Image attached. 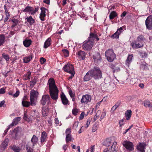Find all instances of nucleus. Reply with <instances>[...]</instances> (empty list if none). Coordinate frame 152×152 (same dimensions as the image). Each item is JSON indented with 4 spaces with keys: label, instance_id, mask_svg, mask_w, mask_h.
Returning <instances> with one entry per match:
<instances>
[{
    "label": "nucleus",
    "instance_id": "obj_1",
    "mask_svg": "<svg viewBox=\"0 0 152 152\" xmlns=\"http://www.w3.org/2000/svg\"><path fill=\"white\" fill-rule=\"evenodd\" d=\"M49 91L51 98L54 101L57 100L58 97L59 91L56 85L54 79L51 77L48 80Z\"/></svg>",
    "mask_w": 152,
    "mask_h": 152
},
{
    "label": "nucleus",
    "instance_id": "obj_2",
    "mask_svg": "<svg viewBox=\"0 0 152 152\" xmlns=\"http://www.w3.org/2000/svg\"><path fill=\"white\" fill-rule=\"evenodd\" d=\"M144 39V37L142 35H139L137 37L136 40L133 42L132 43V48L137 49L142 47L143 46Z\"/></svg>",
    "mask_w": 152,
    "mask_h": 152
},
{
    "label": "nucleus",
    "instance_id": "obj_3",
    "mask_svg": "<svg viewBox=\"0 0 152 152\" xmlns=\"http://www.w3.org/2000/svg\"><path fill=\"white\" fill-rule=\"evenodd\" d=\"M93 77L95 80H99L102 77V73L100 68L95 66L91 69Z\"/></svg>",
    "mask_w": 152,
    "mask_h": 152
},
{
    "label": "nucleus",
    "instance_id": "obj_4",
    "mask_svg": "<svg viewBox=\"0 0 152 152\" xmlns=\"http://www.w3.org/2000/svg\"><path fill=\"white\" fill-rule=\"evenodd\" d=\"M105 56L107 60L110 62L113 61L116 57V55L114 53L113 50L112 49H108L105 52Z\"/></svg>",
    "mask_w": 152,
    "mask_h": 152
},
{
    "label": "nucleus",
    "instance_id": "obj_5",
    "mask_svg": "<svg viewBox=\"0 0 152 152\" xmlns=\"http://www.w3.org/2000/svg\"><path fill=\"white\" fill-rule=\"evenodd\" d=\"M39 94V93L37 91L34 89L32 90L30 92V101L31 105L34 106L36 104V100Z\"/></svg>",
    "mask_w": 152,
    "mask_h": 152
},
{
    "label": "nucleus",
    "instance_id": "obj_6",
    "mask_svg": "<svg viewBox=\"0 0 152 152\" xmlns=\"http://www.w3.org/2000/svg\"><path fill=\"white\" fill-rule=\"evenodd\" d=\"M94 43V42L88 40H86L83 42L82 48L85 50H90L92 49Z\"/></svg>",
    "mask_w": 152,
    "mask_h": 152
},
{
    "label": "nucleus",
    "instance_id": "obj_7",
    "mask_svg": "<svg viewBox=\"0 0 152 152\" xmlns=\"http://www.w3.org/2000/svg\"><path fill=\"white\" fill-rule=\"evenodd\" d=\"M145 24L147 28L149 30L152 29V16H149L146 19Z\"/></svg>",
    "mask_w": 152,
    "mask_h": 152
},
{
    "label": "nucleus",
    "instance_id": "obj_8",
    "mask_svg": "<svg viewBox=\"0 0 152 152\" xmlns=\"http://www.w3.org/2000/svg\"><path fill=\"white\" fill-rule=\"evenodd\" d=\"M123 145L127 150L132 151L134 148L133 143L130 142L124 141L123 143Z\"/></svg>",
    "mask_w": 152,
    "mask_h": 152
},
{
    "label": "nucleus",
    "instance_id": "obj_9",
    "mask_svg": "<svg viewBox=\"0 0 152 152\" xmlns=\"http://www.w3.org/2000/svg\"><path fill=\"white\" fill-rule=\"evenodd\" d=\"M64 71L66 72L70 73L75 72L74 70V67L72 64H67L65 65L64 67Z\"/></svg>",
    "mask_w": 152,
    "mask_h": 152
},
{
    "label": "nucleus",
    "instance_id": "obj_10",
    "mask_svg": "<svg viewBox=\"0 0 152 152\" xmlns=\"http://www.w3.org/2000/svg\"><path fill=\"white\" fill-rule=\"evenodd\" d=\"M91 100V96L88 94L83 95L81 100L82 103L87 104L88 102H90Z\"/></svg>",
    "mask_w": 152,
    "mask_h": 152
},
{
    "label": "nucleus",
    "instance_id": "obj_11",
    "mask_svg": "<svg viewBox=\"0 0 152 152\" xmlns=\"http://www.w3.org/2000/svg\"><path fill=\"white\" fill-rule=\"evenodd\" d=\"M146 146L145 143H140L138 145L137 147V149L141 152H145L144 149Z\"/></svg>",
    "mask_w": 152,
    "mask_h": 152
},
{
    "label": "nucleus",
    "instance_id": "obj_12",
    "mask_svg": "<svg viewBox=\"0 0 152 152\" xmlns=\"http://www.w3.org/2000/svg\"><path fill=\"white\" fill-rule=\"evenodd\" d=\"M61 98L62 103L64 105H66L68 104L69 101L63 93L61 95Z\"/></svg>",
    "mask_w": 152,
    "mask_h": 152
},
{
    "label": "nucleus",
    "instance_id": "obj_13",
    "mask_svg": "<svg viewBox=\"0 0 152 152\" xmlns=\"http://www.w3.org/2000/svg\"><path fill=\"white\" fill-rule=\"evenodd\" d=\"M77 55L79 58L83 60L85 58L86 53L83 51L79 50L77 53Z\"/></svg>",
    "mask_w": 152,
    "mask_h": 152
},
{
    "label": "nucleus",
    "instance_id": "obj_14",
    "mask_svg": "<svg viewBox=\"0 0 152 152\" xmlns=\"http://www.w3.org/2000/svg\"><path fill=\"white\" fill-rule=\"evenodd\" d=\"M92 73L91 72V70L89 71L86 74L84 77V81H87L90 80L92 77Z\"/></svg>",
    "mask_w": 152,
    "mask_h": 152
},
{
    "label": "nucleus",
    "instance_id": "obj_15",
    "mask_svg": "<svg viewBox=\"0 0 152 152\" xmlns=\"http://www.w3.org/2000/svg\"><path fill=\"white\" fill-rule=\"evenodd\" d=\"M117 142H114L113 143V145L110 147L111 149L109 148L107 151V152H117V150L116 148Z\"/></svg>",
    "mask_w": 152,
    "mask_h": 152
},
{
    "label": "nucleus",
    "instance_id": "obj_16",
    "mask_svg": "<svg viewBox=\"0 0 152 152\" xmlns=\"http://www.w3.org/2000/svg\"><path fill=\"white\" fill-rule=\"evenodd\" d=\"M46 10V9L44 7H42L41 8V13L40 14L39 18L42 21H44L45 20L44 18L45 16V12Z\"/></svg>",
    "mask_w": 152,
    "mask_h": 152
},
{
    "label": "nucleus",
    "instance_id": "obj_17",
    "mask_svg": "<svg viewBox=\"0 0 152 152\" xmlns=\"http://www.w3.org/2000/svg\"><path fill=\"white\" fill-rule=\"evenodd\" d=\"M9 141V140L8 139H6L2 142L0 147L3 150H4L6 148L8 145Z\"/></svg>",
    "mask_w": 152,
    "mask_h": 152
},
{
    "label": "nucleus",
    "instance_id": "obj_18",
    "mask_svg": "<svg viewBox=\"0 0 152 152\" xmlns=\"http://www.w3.org/2000/svg\"><path fill=\"white\" fill-rule=\"evenodd\" d=\"M31 142H28L26 145V148L27 152H33V147Z\"/></svg>",
    "mask_w": 152,
    "mask_h": 152
},
{
    "label": "nucleus",
    "instance_id": "obj_19",
    "mask_svg": "<svg viewBox=\"0 0 152 152\" xmlns=\"http://www.w3.org/2000/svg\"><path fill=\"white\" fill-rule=\"evenodd\" d=\"M93 58L95 61L98 62L101 60L100 54L99 52L96 53L93 56Z\"/></svg>",
    "mask_w": 152,
    "mask_h": 152
},
{
    "label": "nucleus",
    "instance_id": "obj_20",
    "mask_svg": "<svg viewBox=\"0 0 152 152\" xmlns=\"http://www.w3.org/2000/svg\"><path fill=\"white\" fill-rule=\"evenodd\" d=\"M33 58V55L30 54L28 56L24 57L23 58V62L25 63H27L30 62Z\"/></svg>",
    "mask_w": 152,
    "mask_h": 152
},
{
    "label": "nucleus",
    "instance_id": "obj_21",
    "mask_svg": "<svg viewBox=\"0 0 152 152\" xmlns=\"http://www.w3.org/2000/svg\"><path fill=\"white\" fill-rule=\"evenodd\" d=\"M47 134L45 131L42 132L41 137V142L43 143L47 141Z\"/></svg>",
    "mask_w": 152,
    "mask_h": 152
},
{
    "label": "nucleus",
    "instance_id": "obj_22",
    "mask_svg": "<svg viewBox=\"0 0 152 152\" xmlns=\"http://www.w3.org/2000/svg\"><path fill=\"white\" fill-rule=\"evenodd\" d=\"M38 141V138L35 135H34L31 140V143L32 144L33 146H34L37 144Z\"/></svg>",
    "mask_w": 152,
    "mask_h": 152
},
{
    "label": "nucleus",
    "instance_id": "obj_23",
    "mask_svg": "<svg viewBox=\"0 0 152 152\" xmlns=\"http://www.w3.org/2000/svg\"><path fill=\"white\" fill-rule=\"evenodd\" d=\"M48 101V95L47 94L44 95L42 96V99L40 100L41 104L42 105H45L46 102Z\"/></svg>",
    "mask_w": 152,
    "mask_h": 152
},
{
    "label": "nucleus",
    "instance_id": "obj_24",
    "mask_svg": "<svg viewBox=\"0 0 152 152\" xmlns=\"http://www.w3.org/2000/svg\"><path fill=\"white\" fill-rule=\"evenodd\" d=\"M143 104L145 107H148L150 109L152 107V103H151L148 100L144 101Z\"/></svg>",
    "mask_w": 152,
    "mask_h": 152
},
{
    "label": "nucleus",
    "instance_id": "obj_25",
    "mask_svg": "<svg viewBox=\"0 0 152 152\" xmlns=\"http://www.w3.org/2000/svg\"><path fill=\"white\" fill-rule=\"evenodd\" d=\"M11 149H12L15 152H20V147L15 145H11L10 146Z\"/></svg>",
    "mask_w": 152,
    "mask_h": 152
},
{
    "label": "nucleus",
    "instance_id": "obj_26",
    "mask_svg": "<svg viewBox=\"0 0 152 152\" xmlns=\"http://www.w3.org/2000/svg\"><path fill=\"white\" fill-rule=\"evenodd\" d=\"M32 43V41L31 39H26L23 41V44L24 46L28 47Z\"/></svg>",
    "mask_w": 152,
    "mask_h": 152
},
{
    "label": "nucleus",
    "instance_id": "obj_27",
    "mask_svg": "<svg viewBox=\"0 0 152 152\" xmlns=\"http://www.w3.org/2000/svg\"><path fill=\"white\" fill-rule=\"evenodd\" d=\"M5 41V38L3 34L0 35V47L4 43Z\"/></svg>",
    "mask_w": 152,
    "mask_h": 152
},
{
    "label": "nucleus",
    "instance_id": "obj_28",
    "mask_svg": "<svg viewBox=\"0 0 152 152\" xmlns=\"http://www.w3.org/2000/svg\"><path fill=\"white\" fill-rule=\"evenodd\" d=\"M132 111L130 110H128L125 113V115L126 117V119L127 120H129L132 115Z\"/></svg>",
    "mask_w": 152,
    "mask_h": 152
},
{
    "label": "nucleus",
    "instance_id": "obj_29",
    "mask_svg": "<svg viewBox=\"0 0 152 152\" xmlns=\"http://www.w3.org/2000/svg\"><path fill=\"white\" fill-rule=\"evenodd\" d=\"M73 140L74 139L72 137L71 134H66V143H68Z\"/></svg>",
    "mask_w": 152,
    "mask_h": 152
},
{
    "label": "nucleus",
    "instance_id": "obj_30",
    "mask_svg": "<svg viewBox=\"0 0 152 152\" xmlns=\"http://www.w3.org/2000/svg\"><path fill=\"white\" fill-rule=\"evenodd\" d=\"M96 35L93 33H91L90 34V37L88 38V40L94 42V39L96 37Z\"/></svg>",
    "mask_w": 152,
    "mask_h": 152
},
{
    "label": "nucleus",
    "instance_id": "obj_31",
    "mask_svg": "<svg viewBox=\"0 0 152 152\" xmlns=\"http://www.w3.org/2000/svg\"><path fill=\"white\" fill-rule=\"evenodd\" d=\"M27 22L30 25H33L34 23V20L32 18L31 16H30L26 18Z\"/></svg>",
    "mask_w": 152,
    "mask_h": 152
},
{
    "label": "nucleus",
    "instance_id": "obj_32",
    "mask_svg": "<svg viewBox=\"0 0 152 152\" xmlns=\"http://www.w3.org/2000/svg\"><path fill=\"white\" fill-rule=\"evenodd\" d=\"M20 120V117L15 118L13 119V121L12 122L11 125L14 126L17 124L18 123Z\"/></svg>",
    "mask_w": 152,
    "mask_h": 152
},
{
    "label": "nucleus",
    "instance_id": "obj_33",
    "mask_svg": "<svg viewBox=\"0 0 152 152\" xmlns=\"http://www.w3.org/2000/svg\"><path fill=\"white\" fill-rule=\"evenodd\" d=\"M133 56L132 54L129 55L126 61V64L127 65H129L130 62L132 60Z\"/></svg>",
    "mask_w": 152,
    "mask_h": 152
},
{
    "label": "nucleus",
    "instance_id": "obj_34",
    "mask_svg": "<svg viewBox=\"0 0 152 152\" xmlns=\"http://www.w3.org/2000/svg\"><path fill=\"white\" fill-rule=\"evenodd\" d=\"M117 14L115 11H112L110 14L109 15L110 19L112 20L115 17L117 16Z\"/></svg>",
    "mask_w": 152,
    "mask_h": 152
},
{
    "label": "nucleus",
    "instance_id": "obj_35",
    "mask_svg": "<svg viewBox=\"0 0 152 152\" xmlns=\"http://www.w3.org/2000/svg\"><path fill=\"white\" fill-rule=\"evenodd\" d=\"M22 104L23 107H28L31 105V102L23 100L22 101Z\"/></svg>",
    "mask_w": 152,
    "mask_h": 152
},
{
    "label": "nucleus",
    "instance_id": "obj_36",
    "mask_svg": "<svg viewBox=\"0 0 152 152\" xmlns=\"http://www.w3.org/2000/svg\"><path fill=\"white\" fill-rule=\"evenodd\" d=\"M121 104L120 101L117 102L113 106L111 110H113V111L115 110L117 108L119 107Z\"/></svg>",
    "mask_w": 152,
    "mask_h": 152
},
{
    "label": "nucleus",
    "instance_id": "obj_37",
    "mask_svg": "<svg viewBox=\"0 0 152 152\" xmlns=\"http://www.w3.org/2000/svg\"><path fill=\"white\" fill-rule=\"evenodd\" d=\"M112 143L111 140L110 139H106L104 142V145L106 146H109Z\"/></svg>",
    "mask_w": 152,
    "mask_h": 152
},
{
    "label": "nucleus",
    "instance_id": "obj_38",
    "mask_svg": "<svg viewBox=\"0 0 152 152\" xmlns=\"http://www.w3.org/2000/svg\"><path fill=\"white\" fill-rule=\"evenodd\" d=\"M25 12H29L31 14V12L33 11V8L30 7H27L24 10Z\"/></svg>",
    "mask_w": 152,
    "mask_h": 152
},
{
    "label": "nucleus",
    "instance_id": "obj_39",
    "mask_svg": "<svg viewBox=\"0 0 152 152\" xmlns=\"http://www.w3.org/2000/svg\"><path fill=\"white\" fill-rule=\"evenodd\" d=\"M31 75V73L30 72H28L23 77V79L24 80H29L30 79Z\"/></svg>",
    "mask_w": 152,
    "mask_h": 152
},
{
    "label": "nucleus",
    "instance_id": "obj_40",
    "mask_svg": "<svg viewBox=\"0 0 152 152\" xmlns=\"http://www.w3.org/2000/svg\"><path fill=\"white\" fill-rule=\"evenodd\" d=\"M37 82L36 80L35 79L32 80L30 82V87L31 88L33 87L35 85Z\"/></svg>",
    "mask_w": 152,
    "mask_h": 152
},
{
    "label": "nucleus",
    "instance_id": "obj_41",
    "mask_svg": "<svg viewBox=\"0 0 152 152\" xmlns=\"http://www.w3.org/2000/svg\"><path fill=\"white\" fill-rule=\"evenodd\" d=\"M48 110L47 108H43L42 109V115L44 116H47V115Z\"/></svg>",
    "mask_w": 152,
    "mask_h": 152
},
{
    "label": "nucleus",
    "instance_id": "obj_42",
    "mask_svg": "<svg viewBox=\"0 0 152 152\" xmlns=\"http://www.w3.org/2000/svg\"><path fill=\"white\" fill-rule=\"evenodd\" d=\"M2 56L6 61H9L10 59V57L8 54L4 53L2 54Z\"/></svg>",
    "mask_w": 152,
    "mask_h": 152
},
{
    "label": "nucleus",
    "instance_id": "obj_43",
    "mask_svg": "<svg viewBox=\"0 0 152 152\" xmlns=\"http://www.w3.org/2000/svg\"><path fill=\"white\" fill-rule=\"evenodd\" d=\"M119 35L116 31L113 35L111 36V37L113 39H117L119 38Z\"/></svg>",
    "mask_w": 152,
    "mask_h": 152
},
{
    "label": "nucleus",
    "instance_id": "obj_44",
    "mask_svg": "<svg viewBox=\"0 0 152 152\" xmlns=\"http://www.w3.org/2000/svg\"><path fill=\"white\" fill-rule=\"evenodd\" d=\"M140 56L142 58H146L148 56V54L145 52L142 51L139 52Z\"/></svg>",
    "mask_w": 152,
    "mask_h": 152
},
{
    "label": "nucleus",
    "instance_id": "obj_45",
    "mask_svg": "<svg viewBox=\"0 0 152 152\" xmlns=\"http://www.w3.org/2000/svg\"><path fill=\"white\" fill-rule=\"evenodd\" d=\"M120 70V67L118 66L117 64H116L115 67L114 68V69L113 70V73L115 72H118Z\"/></svg>",
    "mask_w": 152,
    "mask_h": 152
},
{
    "label": "nucleus",
    "instance_id": "obj_46",
    "mask_svg": "<svg viewBox=\"0 0 152 152\" xmlns=\"http://www.w3.org/2000/svg\"><path fill=\"white\" fill-rule=\"evenodd\" d=\"M62 51L65 56L66 57L69 56V52L68 50L66 49H64L62 50Z\"/></svg>",
    "mask_w": 152,
    "mask_h": 152
},
{
    "label": "nucleus",
    "instance_id": "obj_47",
    "mask_svg": "<svg viewBox=\"0 0 152 152\" xmlns=\"http://www.w3.org/2000/svg\"><path fill=\"white\" fill-rule=\"evenodd\" d=\"M98 128V125L96 124H94L92 128V132H95L96 130H97Z\"/></svg>",
    "mask_w": 152,
    "mask_h": 152
},
{
    "label": "nucleus",
    "instance_id": "obj_48",
    "mask_svg": "<svg viewBox=\"0 0 152 152\" xmlns=\"http://www.w3.org/2000/svg\"><path fill=\"white\" fill-rule=\"evenodd\" d=\"M106 114V111L104 110H103V111L102 112V115L100 117V121H101V120L103 119L105 117Z\"/></svg>",
    "mask_w": 152,
    "mask_h": 152
},
{
    "label": "nucleus",
    "instance_id": "obj_49",
    "mask_svg": "<svg viewBox=\"0 0 152 152\" xmlns=\"http://www.w3.org/2000/svg\"><path fill=\"white\" fill-rule=\"evenodd\" d=\"M124 28V26L121 27L117 29V31L120 35L121 33H122L124 31L123 28Z\"/></svg>",
    "mask_w": 152,
    "mask_h": 152
},
{
    "label": "nucleus",
    "instance_id": "obj_50",
    "mask_svg": "<svg viewBox=\"0 0 152 152\" xmlns=\"http://www.w3.org/2000/svg\"><path fill=\"white\" fill-rule=\"evenodd\" d=\"M78 112V110L77 108H74L72 110V113L74 115H76Z\"/></svg>",
    "mask_w": 152,
    "mask_h": 152
},
{
    "label": "nucleus",
    "instance_id": "obj_51",
    "mask_svg": "<svg viewBox=\"0 0 152 152\" xmlns=\"http://www.w3.org/2000/svg\"><path fill=\"white\" fill-rule=\"evenodd\" d=\"M46 61V59L43 57H41L40 59V62L42 64H44Z\"/></svg>",
    "mask_w": 152,
    "mask_h": 152
},
{
    "label": "nucleus",
    "instance_id": "obj_52",
    "mask_svg": "<svg viewBox=\"0 0 152 152\" xmlns=\"http://www.w3.org/2000/svg\"><path fill=\"white\" fill-rule=\"evenodd\" d=\"M71 131V130L70 128H67L65 131V133L66 134H71L70 133Z\"/></svg>",
    "mask_w": 152,
    "mask_h": 152
},
{
    "label": "nucleus",
    "instance_id": "obj_53",
    "mask_svg": "<svg viewBox=\"0 0 152 152\" xmlns=\"http://www.w3.org/2000/svg\"><path fill=\"white\" fill-rule=\"evenodd\" d=\"M84 112H83L80 116L79 119L80 120L83 119L84 117Z\"/></svg>",
    "mask_w": 152,
    "mask_h": 152
},
{
    "label": "nucleus",
    "instance_id": "obj_54",
    "mask_svg": "<svg viewBox=\"0 0 152 152\" xmlns=\"http://www.w3.org/2000/svg\"><path fill=\"white\" fill-rule=\"evenodd\" d=\"M91 120V118H89L87 120V122H86V128H87L88 126L89 125V124H90Z\"/></svg>",
    "mask_w": 152,
    "mask_h": 152
},
{
    "label": "nucleus",
    "instance_id": "obj_55",
    "mask_svg": "<svg viewBox=\"0 0 152 152\" xmlns=\"http://www.w3.org/2000/svg\"><path fill=\"white\" fill-rule=\"evenodd\" d=\"M78 124L79 122H74L73 125V127L76 129L77 128L78 126Z\"/></svg>",
    "mask_w": 152,
    "mask_h": 152
},
{
    "label": "nucleus",
    "instance_id": "obj_56",
    "mask_svg": "<svg viewBox=\"0 0 152 152\" xmlns=\"http://www.w3.org/2000/svg\"><path fill=\"white\" fill-rule=\"evenodd\" d=\"M39 9L38 7H37L35 8V9L34 10V8H33V11L31 12V15H33L36 12H37Z\"/></svg>",
    "mask_w": 152,
    "mask_h": 152
},
{
    "label": "nucleus",
    "instance_id": "obj_57",
    "mask_svg": "<svg viewBox=\"0 0 152 152\" xmlns=\"http://www.w3.org/2000/svg\"><path fill=\"white\" fill-rule=\"evenodd\" d=\"M69 94L71 98H72L75 96V94L73 93L72 90L69 91Z\"/></svg>",
    "mask_w": 152,
    "mask_h": 152
},
{
    "label": "nucleus",
    "instance_id": "obj_58",
    "mask_svg": "<svg viewBox=\"0 0 152 152\" xmlns=\"http://www.w3.org/2000/svg\"><path fill=\"white\" fill-rule=\"evenodd\" d=\"M20 94V92L19 91H16V92L15 94H13V97H17L18 95H19Z\"/></svg>",
    "mask_w": 152,
    "mask_h": 152
},
{
    "label": "nucleus",
    "instance_id": "obj_59",
    "mask_svg": "<svg viewBox=\"0 0 152 152\" xmlns=\"http://www.w3.org/2000/svg\"><path fill=\"white\" fill-rule=\"evenodd\" d=\"M71 74V75L68 78L69 80L72 79L73 76H74L75 75V72H71L70 73Z\"/></svg>",
    "mask_w": 152,
    "mask_h": 152
},
{
    "label": "nucleus",
    "instance_id": "obj_60",
    "mask_svg": "<svg viewBox=\"0 0 152 152\" xmlns=\"http://www.w3.org/2000/svg\"><path fill=\"white\" fill-rule=\"evenodd\" d=\"M5 92V89L4 88H2L0 89V94H4Z\"/></svg>",
    "mask_w": 152,
    "mask_h": 152
},
{
    "label": "nucleus",
    "instance_id": "obj_61",
    "mask_svg": "<svg viewBox=\"0 0 152 152\" xmlns=\"http://www.w3.org/2000/svg\"><path fill=\"white\" fill-rule=\"evenodd\" d=\"M115 64H109V67L112 69L113 71V70L114 68L115 67Z\"/></svg>",
    "mask_w": 152,
    "mask_h": 152
},
{
    "label": "nucleus",
    "instance_id": "obj_62",
    "mask_svg": "<svg viewBox=\"0 0 152 152\" xmlns=\"http://www.w3.org/2000/svg\"><path fill=\"white\" fill-rule=\"evenodd\" d=\"M52 43V42L51 38H48V47L50 46Z\"/></svg>",
    "mask_w": 152,
    "mask_h": 152
},
{
    "label": "nucleus",
    "instance_id": "obj_63",
    "mask_svg": "<svg viewBox=\"0 0 152 152\" xmlns=\"http://www.w3.org/2000/svg\"><path fill=\"white\" fill-rule=\"evenodd\" d=\"M47 47H48V39H46V40L45 41V44H44V48H47Z\"/></svg>",
    "mask_w": 152,
    "mask_h": 152
},
{
    "label": "nucleus",
    "instance_id": "obj_64",
    "mask_svg": "<svg viewBox=\"0 0 152 152\" xmlns=\"http://www.w3.org/2000/svg\"><path fill=\"white\" fill-rule=\"evenodd\" d=\"M124 119H122L120 120L119 121V124L120 126H121L124 124Z\"/></svg>",
    "mask_w": 152,
    "mask_h": 152
}]
</instances>
